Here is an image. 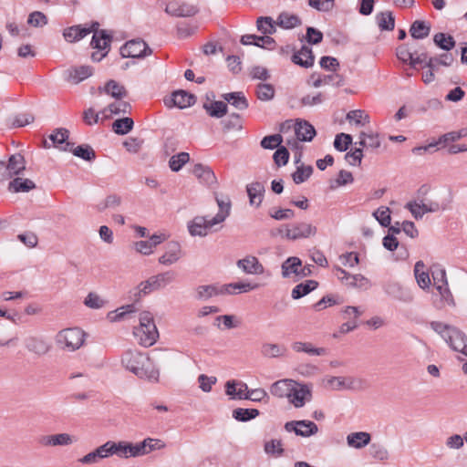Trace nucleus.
Instances as JSON below:
<instances>
[{
  "label": "nucleus",
  "instance_id": "obj_24",
  "mask_svg": "<svg viewBox=\"0 0 467 467\" xmlns=\"http://www.w3.org/2000/svg\"><path fill=\"white\" fill-rule=\"evenodd\" d=\"M69 131L67 129L59 128L54 130L49 135V139L53 143V146L59 147L61 150L67 151L71 150L73 143L67 141Z\"/></svg>",
  "mask_w": 467,
  "mask_h": 467
},
{
  "label": "nucleus",
  "instance_id": "obj_37",
  "mask_svg": "<svg viewBox=\"0 0 467 467\" xmlns=\"http://www.w3.org/2000/svg\"><path fill=\"white\" fill-rule=\"evenodd\" d=\"M26 348L37 355H44L48 352L50 346L45 339L32 337L26 339Z\"/></svg>",
  "mask_w": 467,
  "mask_h": 467
},
{
  "label": "nucleus",
  "instance_id": "obj_16",
  "mask_svg": "<svg viewBox=\"0 0 467 467\" xmlns=\"http://www.w3.org/2000/svg\"><path fill=\"white\" fill-rule=\"evenodd\" d=\"M421 202L427 213L444 211L449 207L451 203L450 199L443 196V194L441 192L434 193L431 198H424L421 200Z\"/></svg>",
  "mask_w": 467,
  "mask_h": 467
},
{
  "label": "nucleus",
  "instance_id": "obj_31",
  "mask_svg": "<svg viewBox=\"0 0 467 467\" xmlns=\"http://www.w3.org/2000/svg\"><path fill=\"white\" fill-rule=\"evenodd\" d=\"M292 349L296 353H306L309 356H325L327 350L324 348H316L309 342L296 341L291 345Z\"/></svg>",
  "mask_w": 467,
  "mask_h": 467
},
{
  "label": "nucleus",
  "instance_id": "obj_29",
  "mask_svg": "<svg viewBox=\"0 0 467 467\" xmlns=\"http://www.w3.org/2000/svg\"><path fill=\"white\" fill-rule=\"evenodd\" d=\"M314 58L312 49L306 46H303L300 50L292 56V61L295 64L306 68L313 66Z\"/></svg>",
  "mask_w": 467,
  "mask_h": 467
},
{
  "label": "nucleus",
  "instance_id": "obj_36",
  "mask_svg": "<svg viewBox=\"0 0 467 467\" xmlns=\"http://www.w3.org/2000/svg\"><path fill=\"white\" fill-rule=\"evenodd\" d=\"M222 98L238 110H244L249 103L243 92H230L222 95Z\"/></svg>",
  "mask_w": 467,
  "mask_h": 467
},
{
  "label": "nucleus",
  "instance_id": "obj_35",
  "mask_svg": "<svg viewBox=\"0 0 467 467\" xmlns=\"http://www.w3.org/2000/svg\"><path fill=\"white\" fill-rule=\"evenodd\" d=\"M301 267V259L296 256L288 257L281 265L282 276L288 278L291 275L299 276V270Z\"/></svg>",
  "mask_w": 467,
  "mask_h": 467
},
{
  "label": "nucleus",
  "instance_id": "obj_25",
  "mask_svg": "<svg viewBox=\"0 0 467 467\" xmlns=\"http://www.w3.org/2000/svg\"><path fill=\"white\" fill-rule=\"evenodd\" d=\"M265 191V189L263 182H254L249 183L246 186V192L249 197L250 204L254 205L255 207H259L262 203Z\"/></svg>",
  "mask_w": 467,
  "mask_h": 467
},
{
  "label": "nucleus",
  "instance_id": "obj_4",
  "mask_svg": "<svg viewBox=\"0 0 467 467\" xmlns=\"http://www.w3.org/2000/svg\"><path fill=\"white\" fill-rule=\"evenodd\" d=\"M176 277V274L171 271H166L150 276L146 281L140 282L135 288L134 296L141 297L152 291L160 290L171 284Z\"/></svg>",
  "mask_w": 467,
  "mask_h": 467
},
{
  "label": "nucleus",
  "instance_id": "obj_9",
  "mask_svg": "<svg viewBox=\"0 0 467 467\" xmlns=\"http://www.w3.org/2000/svg\"><path fill=\"white\" fill-rule=\"evenodd\" d=\"M287 432H295L296 435L307 438L318 432L317 425L311 420H291L285 423Z\"/></svg>",
  "mask_w": 467,
  "mask_h": 467
},
{
  "label": "nucleus",
  "instance_id": "obj_45",
  "mask_svg": "<svg viewBox=\"0 0 467 467\" xmlns=\"http://www.w3.org/2000/svg\"><path fill=\"white\" fill-rule=\"evenodd\" d=\"M223 287L218 288L213 285H200L196 289V297L200 300H207L213 296L223 294Z\"/></svg>",
  "mask_w": 467,
  "mask_h": 467
},
{
  "label": "nucleus",
  "instance_id": "obj_60",
  "mask_svg": "<svg viewBox=\"0 0 467 467\" xmlns=\"http://www.w3.org/2000/svg\"><path fill=\"white\" fill-rule=\"evenodd\" d=\"M257 29L265 35H271L275 32L274 21L269 16H261L256 21Z\"/></svg>",
  "mask_w": 467,
  "mask_h": 467
},
{
  "label": "nucleus",
  "instance_id": "obj_14",
  "mask_svg": "<svg viewBox=\"0 0 467 467\" xmlns=\"http://www.w3.org/2000/svg\"><path fill=\"white\" fill-rule=\"evenodd\" d=\"M236 265L246 275H260L265 272V266L254 255H246L236 262Z\"/></svg>",
  "mask_w": 467,
  "mask_h": 467
},
{
  "label": "nucleus",
  "instance_id": "obj_19",
  "mask_svg": "<svg viewBox=\"0 0 467 467\" xmlns=\"http://www.w3.org/2000/svg\"><path fill=\"white\" fill-rule=\"evenodd\" d=\"M337 270L339 273L338 278L345 283L346 285L358 288H367L368 286L369 281L364 275L359 274L351 275L340 267H337Z\"/></svg>",
  "mask_w": 467,
  "mask_h": 467
},
{
  "label": "nucleus",
  "instance_id": "obj_40",
  "mask_svg": "<svg viewBox=\"0 0 467 467\" xmlns=\"http://www.w3.org/2000/svg\"><path fill=\"white\" fill-rule=\"evenodd\" d=\"M136 447L140 448V456L150 453L155 450H161L165 447V443L159 439L147 438L144 441L136 443Z\"/></svg>",
  "mask_w": 467,
  "mask_h": 467
},
{
  "label": "nucleus",
  "instance_id": "obj_10",
  "mask_svg": "<svg viewBox=\"0 0 467 467\" xmlns=\"http://www.w3.org/2000/svg\"><path fill=\"white\" fill-rule=\"evenodd\" d=\"M290 231H288V240L296 241L299 239H307L317 234V228L310 223L298 222L289 223Z\"/></svg>",
  "mask_w": 467,
  "mask_h": 467
},
{
  "label": "nucleus",
  "instance_id": "obj_47",
  "mask_svg": "<svg viewBox=\"0 0 467 467\" xmlns=\"http://www.w3.org/2000/svg\"><path fill=\"white\" fill-rule=\"evenodd\" d=\"M36 187L33 181L29 179L16 178L9 183V190L14 192H28Z\"/></svg>",
  "mask_w": 467,
  "mask_h": 467
},
{
  "label": "nucleus",
  "instance_id": "obj_63",
  "mask_svg": "<svg viewBox=\"0 0 467 467\" xmlns=\"http://www.w3.org/2000/svg\"><path fill=\"white\" fill-rule=\"evenodd\" d=\"M405 208L411 213L412 216L416 220L421 219L423 215L427 213L424 210L425 208L421 201H410L405 205Z\"/></svg>",
  "mask_w": 467,
  "mask_h": 467
},
{
  "label": "nucleus",
  "instance_id": "obj_46",
  "mask_svg": "<svg viewBox=\"0 0 467 467\" xmlns=\"http://www.w3.org/2000/svg\"><path fill=\"white\" fill-rule=\"evenodd\" d=\"M104 92L110 95L112 98L116 99H120L122 98L127 97L128 92L124 86L119 85L115 80H109L104 87Z\"/></svg>",
  "mask_w": 467,
  "mask_h": 467
},
{
  "label": "nucleus",
  "instance_id": "obj_52",
  "mask_svg": "<svg viewBox=\"0 0 467 467\" xmlns=\"http://www.w3.org/2000/svg\"><path fill=\"white\" fill-rule=\"evenodd\" d=\"M134 122L130 118H122L116 119L112 124V130L115 133L125 135L129 133L133 128Z\"/></svg>",
  "mask_w": 467,
  "mask_h": 467
},
{
  "label": "nucleus",
  "instance_id": "obj_53",
  "mask_svg": "<svg viewBox=\"0 0 467 467\" xmlns=\"http://www.w3.org/2000/svg\"><path fill=\"white\" fill-rule=\"evenodd\" d=\"M72 153L84 161H91L95 160L96 153L95 150L88 144L79 145L76 148H71Z\"/></svg>",
  "mask_w": 467,
  "mask_h": 467
},
{
  "label": "nucleus",
  "instance_id": "obj_41",
  "mask_svg": "<svg viewBox=\"0 0 467 467\" xmlns=\"http://www.w3.org/2000/svg\"><path fill=\"white\" fill-rule=\"evenodd\" d=\"M5 167L11 175V177L15 175H18L21 173L26 166H25V159L21 154H14L11 155L8 163L5 164Z\"/></svg>",
  "mask_w": 467,
  "mask_h": 467
},
{
  "label": "nucleus",
  "instance_id": "obj_11",
  "mask_svg": "<svg viewBox=\"0 0 467 467\" xmlns=\"http://www.w3.org/2000/svg\"><path fill=\"white\" fill-rule=\"evenodd\" d=\"M385 293L399 301L410 303L413 301L411 291L396 281H388L383 285Z\"/></svg>",
  "mask_w": 467,
  "mask_h": 467
},
{
  "label": "nucleus",
  "instance_id": "obj_21",
  "mask_svg": "<svg viewBox=\"0 0 467 467\" xmlns=\"http://www.w3.org/2000/svg\"><path fill=\"white\" fill-rule=\"evenodd\" d=\"M433 285L441 295V298L448 301L451 295L448 287L446 272L444 269H436L432 271Z\"/></svg>",
  "mask_w": 467,
  "mask_h": 467
},
{
  "label": "nucleus",
  "instance_id": "obj_59",
  "mask_svg": "<svg viewBox=\"0 0 467 467\" xmlns=\"http://www.w3.org/2000/svg\"><path fill=\"white\" fill-rule=\"evenodd\" d=\"M373 216L383 227H388L390 224V210L386 206H380L373 213Z\"/></svg>",
  "mask_w": 467,
  "mask_h": 467
},
{
  "label": "nucleus",
  "instance_id": "obj_57",
  "mask_svg": "<svg viewBox=\"0 0 467 467\" xmlns=\"http://www.w3.org/2000/svg\"><path fill=\"white\" fill-rule=\"evenodd\" d=\"M122 202V199L118 194L108 195L105 200L97 205L98 211L103 212L106 209H115L119 207Z\"/></svg>",
  "mask_w": 467,
  "mask_h": 467
},
{
  "label": "nucleus",
  "instance_id": "obj_32",
  "mask_svg": "<svg viewBox=\"0 0 467 467\" xmlns=\"http://www.w3.org/2000/svg\"><path fill=\"white\" fill-rule=\"evenodd\" d=\"M192 172L202 183L208 186H213L217 182L214 172L207 166L200 163L196 164Z\"/></svg>",
  "mask_w": 467,
  "mask_h": 467
},
{
  "label": "nucleus",
  "instance_id": "obj_48",
  "mask_svg": "<svg viewBox=\"0 0 467 467\" xmlns=\"http://www.w3.org/2000/svg\"><path fill=\"white\" fill-rule=\"evenodd\" d=\"M433 42L436 46L445 51H450L455 47L454 38L444 33H437L433 36Z\"/></svg>",
  "mask_w": 467,
  "mask_h": 467
},
{
  "label": "nucleus",
  "instance_id": "obj_28",
  "mask_svg": "<svg viewBox=\"0 0 467 467\" xmlns=\"http://www.w3.org/2000/svg\"><path fill=\"white\" fill-rule=\"evenodd\" d=\"M295 133L301 141H311L316 135L315 128L306 120L296 121Z\"/></svg>",
  "mask_w": 467,
  "mask_h": 467
},
{
  "label": "nucleus",
  "instance_id": "obj_7",
  "mask_svg": "<svg viewBox=\"0 0 467 467\" xmlns=\"http://www.w3.org/2000/svg\"><path fill=\"white\" fill-rule=\"evenodd\" d=\"M151 53V48L141 39L130 40L120 48L123 57L142 58Z\"/></svg>",
  "mask_w": 467,
  "mask_h": 467
},
{
  "label": "nucleus",
  "instance_id": "obj_64",
  "mask_svg": "<svg viewBox=\"0 0 467 467\" xmlns=\"http://www.w3.org/2000/svg\"><path fill=\"white\" fill-rule=\"evenodd\" d=\"M283 142V137L279 134L268 135L261 140V147L267 150H274Z\"/></svg>",
  "mask_w": 467,
  "mask_h": 467
},
{
  "label": "nucleus",
  "instance_id": "obj_55",
  "mask_svg": "<svg viewBox=\"0 0 467 467\" xmlns=\"http://www.w3.org/2000/svg\"><path fill=\"white\" fill-rule=\"evenodd\" d=\"M190 161V155L187 152H180L173 155L169 161V167L172 171H179L182 166Z\"/></svg>",
  "mask_w": 467,
  "mask_h": 467
},
{
  "label": "nucleus",
  "instance_id": "obj_2",
  "mask_svg": "<svg viewBox=\"0 0 467 467\" xmlns=\"http://www.w3.org/2000/svg\"><path fill=\"white\" fill-rule=\"evenodd\" d=\"M431 327L446 341L451 349L467 357V337L462 331L438 321H432Z\"/></svg>",
  "mask_w": 467,
  "mask_h": 467
},
{
  "label": "nucleus",
  "instance_id": "obj_30",
  "mask_svg": "<svg viewBox=\"0 0 467 467\" xmlns=\"http://www.w3.org/2000/svg\"><path fill=\"white\" fill-rule=\"evenodd\" d=\"M286 348L282 344L265 342L261 347V355L267 358H278L285 357Z\"/></svg>",
  "mask_w": 467,
  "mask_h": 467
},
{
  "label": "nucleus",
  "instance_id": "obj_44",
  "mask_svg": "<svg viewBox=\"0 0 467 467\" xmlns=\"http://www.w3.org/2000/svg\"><path fill=\"white\" fill-rule=\"evenodd\" d=\"M203 109L213 118L220 119L223 117L228 110L227 104L223 101H213L212 103H204Z\"/></svg>",
  "mask_w": 467,
  "mask_h": 467
},
{
  "label": "nucleus",
  "instance_id": "obj_42",
  "mask_svg": "<svg viewBox=\"0 0 467 467\" xmlns=\"http://www.w3.org/2000/svg\"><path fill=\"white\" fill-rule=\"evenodd\" d=\"M317 285L318 283L315 280H307L305 283H300L292 289L291 296L293 299H299L315 290Z\"/></svg>",
  "mask_w": 467,
  "mask_h": 467
},
{
  "label": "nucleus",
  "instance_id": "obj_3",
  "mask_svg": "<svg viewBox=\"0 0 467 467\" xmlns=\"http://www.w3.org/2000/svg\"><path fill=\"white\" fill-rule=\"evenodd\" d=\"M140 325L134 327L133 335L143 347L152 346L159 337V332L154 323L153 315L149 311H142L139 317Z\"/></svg>",
  "mask_w": 467,
  "mask_h": 467
},
{
  "label": "nucleus",
  "instance_id": "obj_17",
  "mask_svg": "<svg viewBox=\"0 0 467 467\" xmlns=\"http://www.w3.org/2000/svg\"><path fill=\"white\" fill-rule=\"evenodd\" d=\"M196 101V97L184 90L174 91L171 98L169 100H165V104L168 107H178L180 109H185L193 105Z\"/></svg>",
  "mask_w": 467,
  "mask_h": 467
},
{
  "label": "nucleus",
  "instance_id": "obj_56",
  "mask_svg": "<svg viewBox=\"0 0 467 467\" xmlns=\"http://www.w3.org/2000/svg\"><path fill=\"white\" fill-rule=\"evenodd\" d=\"M313 172V167L300 165L296 168V171L292 174V178L295 183L300 184L306 181Z\"/></svg>",
  "mask_w": 467,
  "mask_h": 467
},
{
  "label": "nucleus",
  "instance_id": "obj_6",
  "mask_svg": "<svg viewBox=\"0 0 467 467\" xmlns=\"http://www.w3.org/2000/svg\"><path fill=\"white\" fill-rule=\"evenodd\" d=\"M109 457L117 455L120 458L138 457L140 456V450L136 447V444L128 441H108L105 442Z\"/></svg>",
  "mask_w": 467,
  "mask_h": 467
},
{
  "label": "nucleus",
  "instance_id": "obj_27",
  "mask_svg": "<svg viewBox=\"0 0 467 467\" xmlns=\"http://www.w3.org/2000/svg\"><path fill=\"white\" fill-rule=\"evenodd\" d=\"M92 75V68L88 66L71 67L67 71V80L72 84H78Z\"/></svg>",
  "mask_w": 467,
  "mask_h": 467
},
{
  "label": "nucleus",
  "instance_id": "obj_38",
  "mask_svg": "<svg viewBox=\"0 0 467 467\" xmlns=\"http://www.w3.org/2000/svg\"><path fill=\"white\" fill-rule=\"evenodd\" d=\"M425 265L422 261H418L414 265V275L419 286L422 289L430 287L431 284L429 273L424 270Z\"/></svg>",
  "mask_w": 467,
  "mask_h": 467
},
{
  "label": "nucleus",
  "instance_id": "obj_54",
  "mask_svg": "<svg viewBox=\"0 0 467 467\" xmlns=\"http://www.w3.org/2000/svg\"><path fill=\"white\" fill-rule=\"evenodd\" d=\"M264 451L266 454L280 457L284 454L283 444L280 440L273 439L266 441L264 445Z\"/></svg>",
  "mask_w": 467,
  "mask_h": 467
},
{
  "label": "nucleus",
  "instance_id": "obj_61",
  "mask_svg": "<svg viewBox=\"0 0 467 467\" xmlns=\"http://www.w3.org/2000/svg\"><path fill=\"white\" fill-rule=\"evenodd\" d=\"M371 457L379 461H386L389 457L387 448L380 443H372L369 447Z\"/></svg>",
  "mask_w": 467,
  "mask_h": 467
},
{
  "label": "nucleus",
  "instance_id": "obj_26",
  "mask_svg": "<svg viewBox=\"0 0 467 467\" xmlns=\"http://www.w3.org/2000/svg\"><path fill=\"white\" fill-rule=\"evenodd\" d=\"M215 200L219 207V212L213 217V223H222L230 215L231 212V200L228 196L219 197L215 195Z\"/></svg>",
  "mask_w": 467,
  "mask_h": 467
},
{
  "label": "nucleus",
  "instance_id": "obj_51",
  "mask_svg": "<svg viewBox=\"0 0 467 467\" xmlns=\"http://www.w3.org/2000/svg\"><path fill=\"white\" fill-rule=\"evenodd\" d=\"M332 84L336 87H340L344 85V78L342 76L338 74H332L325 76L324 78H317L313 81V86L315 88H319L322 85H329Z\"/></svg>",
  "mask_w": 467,
  "mask_h": 467
},
{
  "label": "nucleus",
  "instance_id": "obj_1",
  "mask_svg": "<svg viewBox=\"0 0 467 467\" xmlns=\"http://www.w3.org/2000/svg\"><path fill=\"white\" fill-rule=\"evenodd\" d=\"M121 363L136 376L151 381H158L159 370L154 368L150 358L145 354L133 349L125 351L121 358Z\"/></svg>",
  "mask_w": 467,
  "mask_h": 467
},
{
  "label": "nucleus",
  "instance_id": "obj_23",
  "mask_svg": "<svg viewBox=\"0 0 467 467\" xmlns=\"http://www.w3.org/2000/svg\"><path fill=\"white\" fill-rule=\"evenodd\" d=\"M76 439L68 433L47 435L41 438L40 442L44 446H67L74 443Z\"/></svg>",
  "mask_w": 467,
  "mask_h": 467
},
{
  "label": "nucleus",
  "instance_id": "obj_8",
  "mask_svg": "<svg viewBox=\"0 0 467 467\" xmlns=\"http://www.w3.org/2000/svg\"><path fill=\"white\" fill-rule=\"evenodd\" d=\"M199 12L197 5L184 2L173 0L169 2L165 7V13L175 17H191Z\"/></svg>",
  "mask_w": 467,
  "mask_h": 467
},
{
  "label": "nucleus",
  "instance_id": "obj_22",
  "mask_svg": "<svg viewBox=\"0 0 467 467\" xmlns=\"http://www.w3.org/2000/svg\"><path fill=\"white\" fill-rule=\"evenodd\" d=\"M296 384V381L293 379H280L274 382L270 387V393L277 398H289L293 386Z\"/></svg>",
  "mask_w": 467,
  "mask_h": 467
},
{
  "label": "nucleus",
  "instance_id": "obj_34",
  "mask_svg": "<svg viewBox=\"0 0 467 467\" xmlns=\"http://www.w3.org/2000/svg\"><path fill=\"white\" fill-rule=\"evenodd\" d=\"M371 436L368 432L358 431L347 436V443L349 447L362 449L369 444Z\"/></svg>",
  "mask_w": 467,
  "mask_h": 467
},
{
  "label": "nucleus",
  "instance_id": "obj_33",
  "mask_svg": "<svg viewBox=\"0 0 467 467\" xmlns=\"http://www.w3.org/2000/svg\"><path fill=\"white\" fill-rule=\"evenodd\" d=\"M90 46L98 50H105L109 47L111 36L105 30H99V26H94V31Z\"/></svg>",
  "mask_w": 467,
  "mask_h": 467
},
{
  "label": "nucleus",
  "instance_id": "obj_49",
  "mask_svg": "<svg viewBox=\"0 0 467 467\" xmlns=\"http://www.w3.org/2000/svg\"><path fill=\"white\" fill-rule=\"evenodd\" d=\"M379 27L381 30L391 31L395 26L394 16L391 12H381L376 16Z\"/></svg>",
  "mask_w": 467,
  "mask_h": 467
},
{
  "label": "nucleus",
  "instance_id": "obj_12",
  "mask_svg": "<svg viewBox=\"0 0 467 467\" xmlns=\"http://www.w3.org/2000/svg\"><path fill=\"white\" fill-rule=\"evenodd\" d=\"M312 398V386L296 382L289 395V402L296 408H302Z\"/></svg>",
  "mask_w": 467,
  "mask_h": 467
},
{
  "label": "nucleus",
  "instance_id": "obj_5",
  "mask_svg": "<svg viewBox=\"0 0 467 467\" xmlns=\"http://www.w3.org/2000/svg\"><path fill=\"white\" fill-rule=\"evenodd\" d=\"M56 342L64 350L75 351L83 346L85 333L78 327L66 328L57 333Z\"/></svg>",
  "mask_w": 467,
  "mask_h": 467
},
{
  "label": "nucleus",
  "instance_id": "obj_50",
  "mask_svg": "<svg viewBox=\"0 0 467 467\" xmlns=\"http://www.w3.org/2000/svg\"><path fill=\"white\" fill-rule=\"evenodd\" d=\"M259 415L257 409L238 408L233 410V418L238 421L245 422Z\"/></svg>",
  "mask_w": 467,
  "mask_h": 467
},
{
  "label": "nucleus",
  "instance_id": "obj_58",
  "mask_svg": "<svg viewBox=\"0 0 467 467\" xmlns=\"http://www.w3.org/2000/svg\"><path fill=\"white\" fill-rule=\"evenodd\" d=\"M256 96L262 101L271 100L275 96V88L271 84H259L256 88Z\"/></svg>",
  "mask_w": 467,
  "mask_h": 467
},
{
  "label": "nucleus",
  "instance_id": "obj_15",
  "mask_svg": "<svg viewBox=\"0 0 467 467\" xmlns=\"http://www.w3.org/2000/svg\"><path fill=\"white\" fill-rule=\"evenodd\" d=\"M99 26V24L98 22L92 23L91 26H89V27L86 26H81V25L72 26L66 28L63 31V36L66 41H67L69 43H74V42L81 40L86 36H88V34L93 32L94 26Z\"/></svg>",
  "mask_w": 467,
  "mask_h": 467
},
{
  "label": "nucleus",
  "instance_id": "obj_39",
  "mask_svg": "<svg viewBox=\"0 0 467 467\" xmlns=\"http://www.w3.org/2000/svg\"><path fill=\"white\" fill-rule=\"evenodd\" d=\"M276 25L285 29H291L301 25V19L294 14L282 12L276 20Z\"/></svg>",
  "mask_w": 467,
  "mask_h": 467
},
{
  "label": "nucleus",
  "instance_id": "obj_18",
  "mask_svg": "<svg viewBox=\"0 0 467 467\" xmlns=\"http://www.w3.org/2000/svg\"><path fill=\"white\" fill-rule=\"evenodd\" d=\"M181 244L177 242H171L166 246L165 253L159 258V263L163 265H171L182 257Z\"/></svg>",
  "mask_w": 467,
  "mask_h": 467
},
{
  "label": "nucleus",
  "instance_id": "obj_13",
  "mask_svg": "<svg viewBox=\"0 0 467 467\" xmlns=\"http://www.w3.org/2000/svg\"><path fill=\"white\" fill-rule=\"evenodd\" d=\"M216 224L213 223V218L196 216L188 223V231L192 236L204 237L208 235L212 227Z\"/></svg>",
  "mask_w": 467,
  "mask_h": 467
},
{
  "label": "nucleus",
  "instance_id": "obj_62",
  "mask_svg": "<svg viewBox=\"0 0 467 467\" xmlns=\"http://www.w3.org/2000/svg\"><path fill=\"white\" fill-rule=\"evenodd\" d=\"M352 143V137L349 134L339 133L336 136L334 140V147L338 151H346L348 146Z\"/></svg>",
  "mask_w": 467,
  "mask_h": 467
},
{
  "label": "nucleus",
  "instance_id": "obj_43",
  "mask_svg": "<svg viewBox=\"0 0 467 467\" xmlns=\"http://www.w3.org/2000/svg\"><path fill=\"white\" fill-rule=\"evenodd\" d=\"M430 32V25L421 20L414 21L410 28V36L415 39H423L429 36Z\"/></svg>",
  "mask_w": 467,
  "mask_h": 467
},
{
  "label": "nucleus",
  "instance_id": "obj_20",
  "mask_svg": "<svg viewBox=\"0 0 467 467\" xmlns=\"http://www.w3.org/2000/svg\"><path fill=\"white\" fill-rule=\"evenodd\" d=\"M109 458L107 444L97 447L95 450L89 451L83 457L79 458L78 462L83 465H95L99 463L102 460Z\"/></svg>",
  "mask_w": 467,
  "mask_h": 467
}]
</instances>
